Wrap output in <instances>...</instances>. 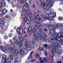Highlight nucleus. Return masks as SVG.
Here are the masks:
<instances>
[{
  "instance_id": "1",
  "label": "nucleus",
  "mask_w": 63,
  "mask_h": 63,
  "mask_svg": "<svg viewBox=\"0 0 63 63\" xmlns=\"http://www.w3.org/2000/svg\"><path fill=\"white\" fill-rule=\"evenodd\" d=\"M59 37H60V38H62L61 37H63V34H62V33H59L54 34V36L53 37H49L48 38V42H53L54 41V40L55 39L59 42H63V40L62 39H60L59 38Z\"/></svg>"
},
{
  "instance_id": "2",
  "label": "nucleus",
  "mask_w": 63,
  "mask_h": 63,
  "mask_svg": "<svg viewBox=\"0 0 63 63\" xmlns=\"http://www.w3.org/2000/svg\"><path fill=\"white\" fill-rule=\"evenodd\" d=\"M51 46L55 48H52V53H58V54H60L61 53V51H58V47L59 46V44L57 42H54L53 43H52L51 44Z\"/></svg>"
},
{
  "instance_id": "3",
  "label": "nucleus",
  "mask_w": 63,
  "mask_h": 63,
  "mask_svg": "<svg viewBox=\"0 0 63 63\" xmlns=\"http://www.w3.org/2000/svg\"><path fill=\"white\" fill-rule=\"evenodd\" d=\"M58 27V24H57L56 26L54 28H53V27L52 26H51L49 27V30L50 31V34L51 36H52V37L54 36V35L56 34L57 33L54 32L55 31V29H57Z\"/></svg>"
},
{
  "instance_id": "4",
  "label": "nucleus",
  "mask_w": 63,
  "mask_h": 63,
  "mask_svg": "<svg viewBox=\"0 0 63 63\" xmlns=\"http://www.w3.org/2000/svg\"><path fill=\"white\" fill-rule=\"evenodd\" d=\"M13 39L14 42H13L12 43H11V45H15V43L16 46L18 47H22V43L19 42H18L16 38H15V37H14L13 38Z\"/></svg>"
},
{
  "instance_id": "5",
  "label": "nucleus",
  "mask_w": 63,
  "mask_h": 63,
  "mask_svg": "<svg viewBox=\"0 0 63 63\" xmlns=\"http://www.w3.org/2000/svg\"><path fill=\"white\" fill-rule=\"evenodd\" d=\"M51 11L50 9H48L46 10L45 12V13L46 15L48 14V16H49V18L53 19L56 16V13H54L53 14H50Z\"/></svg>"
},
{
  "instance_id": "6",
  "label": "nucleus",
  "mask_w": 63,
  "mask_h": 63,
  "mask_svg": "<svg viewBox=\"0 0 63 63\" xmlns=\"http://www.w3.org/2000/svg\"><path fill=\"white\" fill-rule=\"evenodd\" d=\"M33 15L36 21V22H38V23H36V25L34 26V27H37V28H38V27L40 26L39 25V23H38L39 22V19H38V18L39 17H40V16L39 14L36 13H34Z\"/></svg>"
},
{
  "instance_id": "7",
  "label": "nucleus",
  "mask_w": 63,
  "mask_h": 63,
  "mask_svg": "<svg viewBox=\"0 0 63 63\" xmlns=\"http://www.w3.org/2000/svg\"><path fill=\"white\" fill-rule=\"evenodd\" d=\"M41 8H44L45 9H51V7L53 6V5L51 4H46L44 3V2H43L41 3Z\"/></svg>"
},
{
  "instance_id": "8",
  "label": "nucleus",
  "mask_w": 63,
  "mask_h": 63,
  "mask_svg": "<svg viewBox=\"0 0 63 63\" xmlns=\"http://www.w3.org/2000/svg\"><path fill=\"white\" fill-rule=\"evenodd\" d=\"M9 51L11 53H13L14 54H16L17 55L19 53V51L17 50H16L14 51V50L11 48L9 49Z\"/></svg>"
},
{
  "instance_id": "9",
  "label": "nucleus",
  "mask_w": 63,
  "mask_h": 63,
  "mask_svg": "<svg viewBox=\"0 0 63 63\" xmlns=\"http://www.w3.org/2000/svg\"><path fill=\"white\" fill-rule=\"evenodd\" d=\"M17 32L18 34H19L20 35H21L23 34V30L21 28H19L17 30Z\"/></svg>"
},
{
  "instance_id": "10",
  "label": "nucleus",
  "mask_w": 63,
  "mask_h": 63,
  "mask_svg": "<svg viewBox=\"0 0 63 63\" xmlns=\"http://www.w3.org/2000/svg\"><path fill=\"white\" fill-rule=\"evenodd\" d=\"M0 48L1 49H2V50L3 52H5V53L7 52V49L3 47L0 46Z\"/></svg>"
},
{
  "instance_id": "11",
  "label": "nucleus",
  "mask_w": 63,
  "mask_h": 63,
  "mask_svg": "<svg viewBox=\"0 0 63 63\" xmlns=\"http://www.w3.org/2000/svg\"><path fill=\"white\" fill-rule=\"evenodd\" d=\"M37 35L38 38H42V35L41 34V32L40 31H38L37 32Z\"/></svg>"
},
{
  "instance_id": "12",
  "label": "nucleus",
  "mask_w": 63,
  "mask_h": 63,
  "mask_svg": "<svg viewBox=\"0 0 63 63\" xmlns=\"http://www.w3.org/2000/svg\"><path fill=\"white\" fill-rule=\"evenodd\" d=\"M43 47H46V48H47L49 49V48H51V46H49L48 47L47 44H44L43 45Z\"/></svg>"
},
{
  "instance_id": "13",
  "label": "nucleus",
  "mask_w": 63,
  "mask_h": 63,
  "mask_svg": "<svg viewBox=\"0 0 63 63\" xmlns=\"http://www.w3.org/2000/svg\"><path fill=\"white\" fill-rule=\"evenodd\" d=\"M2 55V58L3 59H4V60H7V58H6V56H5V55H3L1 54H1L0 53V58H1V55Z\"/></svg>"
},
{
  "instance_id": "14",
  "label": "nucleus",
  "mask_w": 63,
  "mask_h": 63,
  "mask_svg": "<svg viewBox=\"0 0 63 63\" xmlns=\"http://www.w3.org/2000/svg\"><path fill=\"white\" fill-rule=\"evenodd\" d=\"M27 13L28 15L29 16L31 17H32V13L29 11H27Z\"/></svg>"
},
{
  "instance_id": "15",
  "label": "nucleus",
  "mask_w": 63,
  "mask_h": 63,
  "mask_svg": "<svg viewBox=\"0 0 63 63\" xmlns=\"http://www.w3.org/2000/svg\"><path fill=\"white\" fill-rule=\"evenodd\" d=\"M53 1H54V0H47V4H48V5H50V4H51L53 5V4L50 3L51 2H52Z\"/></svg>"
},
{
  "instance_id": "16",
  "label": "nucleus",
  "mask_w": 63,
  "mask_h": 63,
  "mask_svg": "<svg viewBox=\"0 0 63 63\" xmlns=\"http://www.w3.org/2000/svg\"><path fill=\"white\" fill-rule=\"evenodd\" d=\"M25 45L26 46V48H26L27 47H28L29 48V44L28 43V41H25Z\"/></svg>"
},
{
  "instance_id": "17",
  "label": "nucleus",
  "mask_w": 63,
  "mask_h": 63,
  "mask_svg": "<svg viewBox=\"0 0 63 63\" xmlns=\"http://www.w3.org/2000/svg\"><path fill=\"white\" fill-rule=\"evenodd\" d=\"M31 46V47L32 48H34V43L32 41H30V42L29 44Z\"/></svg>"
},
{
  "instance_id": "18",
  "label": "nucleus",
  "mask_w": 63,
  "mask_h": 63,
  "mask_svg": "<svg viewBox=\"0 0 63 63\" xmlns=\"http://www.w3.org/2000/svg\"><path fill=\"white\" fill-rule=\"evenodd\" d=\"M19 40L20 42H23L24 40V38L23 37H20L19 38Z\"/></svg>"
},
{
  "instance_id": "19",
  "label": "nucleus",
  "mask_w": 63,
  "mask_h": 63,
  "mask_svg": "<svg viewBox=\"0 0 63 63\" xmlns=\"http://www.w3.org/2000/svg\"><path fill=\"white\" fill-rule=\"evenodd\" d=\"M34 27L33 29L32 30V32H36L37 31V28L34 27Z\"/></svg>"
},
{
  "instance_id": "20",
  "label": "nucleus",
  "mask_w": 63,
  "mask_h": 63,
  "mask_svg": "<svg viewBox=\"0 0 63 63\" xmlns=\"http://www.w3.org/2000/svg\"><path fill=\"white\" fill-rule=\"evenodd\" d=\"M33 35L35 40L36 41H38V37H37V34L36 33H34Z\"/></svg>"
},
{
  "instance_id": "21",
  "label": "nucleus",
  "mask_w": 63,
  "mask_h": 63,
  "mask_svg": "<svg viewBox=\"0 0 63 63\" xmlns=\"http://www.w3.org/2000/svg\"><path fill=\"white\" fill-rule=\"evenodd\" d=\"M30 27H29L28 30L27 31V33H28V34L30 33L31 31H32V28H29Z\"/></svg>"
},
{
  "instance_id": "22",
  "label": "nucleus",
  "mask_w": 63,
  "mask_h": 63,
  "mask_svg": "<svg viewBox=\"0 0 63 63\" xmlns=\"http://www.w3.org/2000/svg\"><path fill=\"white\" fill-rule=\"evenodd\" d=\"M20 54L22 55H24V52L23 51V49H21L20 52Z\"/></svg>"
},
{
  "instance_id": "23",
  "label": "nucleus",
  "mask_w": 63,
  "mask_h": 63,
  "mask_svg": "<svg viewBox=\"0 0 63 63\" xmlns=\"http://www.w3.org/2000/svg\"><path fill=\"white\" fill-rule=\"evenodd\" d=\"M14 56V55H13L11 54H10V58L12 60H13L14 59V57H13Z\"/></svg>"
},
{
  "instance_id": "24",
  "label": "nucleus",
  "mask_w": 63,
  "mask_h": 63,
  "mask_svg": "<svg viewBox=\"0 0 63 63\" xmlns=\"http://www.w3.org/2000/svg\"><path fill=\"white\" fill-rule=\"evenodd\" d=\"M40 16H41V17H43V18H45V19H47V17L46 15H41Z\"/></svg>"
},
{
  "instance_id": "25",
  "label": "nucleus",
  "mask_w": 63,
  "mask_h": 63,
  "mask_svg": "<svg viewBox=\"0 0 63 63\" xmlns=\"http://www.w3.org/2000/svg\"><path fill=\"white\" fill-rule=\"evenodd\" d=\"M25 0H22L21 1H20L21 4H22V3H23V4L26 3V2H25Z\"/></svg>"
},
{
  "instance_id": "26",
  "label": "nucleus",
  "mask_w": 63,
  "mask_h": 63,
  "mask_svg": "<svg viewBox=\"0 0 63 63\" xmlns=\"http://www.w3.org/2000/svg\"><path fill=\"white\" fill-rule=\"evenodd\" d=\"M28 20V19H27V17L26 16L24 17V20L25 21H27Z\"/></svg>"
},
{
  "instance_id": "27",
  "label": "nucleus",
  "mask_w": 63,
  "mask_h": 63,
  "mask_svg": "<svg viewBox=\"0 0 63 63\" xmlns=\"http://www.w3.org/2000/svg\"><path fill=\"white\" fill-rule=\"evenodd\" d=\"M7 13V11L6 10H3V12H2V15L3 14H5Z\"/></svg>"
},
{
  "instance_id": "28",
  "label": "nucleus",
  "mask_w": 63,
  "mask_h": 63,
  "mask_svg": "<svg viewBox=\"0 0 63 63\" xmlns=\"http://www.w3.org/2000/svg\"><path fill=\"white\" fill-rule=\"evenodd\" d=\"M38 29L40 31H42V25H40L38 27Z\"/></svg>"
},
{
  "instance_id": "29",
  "label": "nucleus",
  "mask_w": 63,
  "mask_h": 63,
  "mask_svg": "<svg viewBox=\"0 0 63 63\" xmlns=\"http://www.w3.org/2000/svg\"><path fill=\"white\" fill-rule=\"evenodd\" d=\"M37 57H40V55L39 54H37L35 55V58H37Z\"/></svg>"
},
{
  "instance_id": "30",
  "label": "nucleus",
  "mask_w": 63,
  "mask_h": 63,
  "mask_svg": "<svg viewBox=\"0 0 63 63\" xmlns=\"http://www.w3.org/2000/svg\"><path fill=\"white\" fill-rule=\"evenodd\" d=\"M23 9L25 10V11H27V9H28V8H27V7L25 6H24L23 7Z\"/></svg>"
},
{
  "instance_id": "31",
  "label": "nucleus",
  "mask_w": 63,
  "mask_h": 63,
  "mask_svg": "<svg viewBox=\"0 0 63 63\" xmlns=\"http://www.w3.org/2000/svg\"><path fill=\"white\" fill-rule=\"evenodd\" d=\"M12 48H11L10 49V48H12V49H13V50H14L15 49H16V47L15 46H14L13 47H12Z\"/></svg>"
},
{
  "instance_id": "32",
  "label": "nucleus",
  "mask_w": 63,
  "mask_h": 63,
  "mask_svg": "<svg viewBox=\"0 0 63 63\" xmlns=\"http://www.w3.org/2000/svg\"><path fill=\"white\" fill-rule=\"evenodd\" d=\"M4 23L3 21L2 20H0V24H3Z\"/></svg>"
},
{
  "instance_id": "33",
  "label": "nucleus",
  "mask_w": 63,
  "mask_h": 63,
  "mask_svg": "<svg viewBox=\"0 0 63 63\" xmlns=\"http://www.w3.org/2000/svg\"><path fill=\"white\" fill-rule=\"evenodd\" d=\"M28 30V29L27 28H25L24 29V33L25 34L26 33V31H27Z\"/></svg>"
},
{
  "instance_id": "34",
  "label": "nucleus",
  "mask_w": 63,
  "mask_h": 63,
  "mask_svg": "<svg viewBox=\"0 0 63 63\" xmlns=\"http://www.w3.org/2000/svg\"><path fill=\"white\" fill-rule=\"evenodd\" d=\"M18 58V56L17 55H15L14 56V58L15 59H17Z\"/></svg>"
},
{
  "instance_id": "35",
  "label": "nucleus",
  "mask_w": 63,
  "mask_h": 63,
  "mask_svg": "<svg viewBox=\"0 0 63 63\" xmlns=\"http://www.w3.org/2000/svg\"><path fill=\"white\" fill-rule=\"evenodd\" d=\"M43 48L42 47H40L39 48V50H43Z\"/></svg>"
},
{
  "instance_id": "36",
  "label": "nucleus",
  "mask_w": 63,
  "mask_h": 63,
  "mask_svg": "<svg viewBox=\"0 0 63 63\" xmlns=\"http://www.w3.org/2000/svg\"><path fill=\"white\" fill-rule=\"evenodd\" d=\"M12 60L10 58H7V60L9 61V62H11V61Z\"/></svg>"
},
{
  "instance_id": "37",
  "label": "nucleus",
  "mask_w": 63,
  "mask_h": 63,
  "mask_svg": "<svg viewBox=\"0 0 63 63\" xmlns=\"http://www.w3.org/2000/svg\"><path fill=\"white\" fill-rule=\"evenodd\" d=\"M42 60V58H39L38 59V60L39 61H41Z\"/></svg>"
},
{
  "instance_id": "38",
  "label": "nucleus",
  "mask_w": 63,
  "mask_h": 63,
  "mask_svg": "<svg viewBox=\"0 0 63 63\" xmlns=\"http://www.w3.org/2000/svg\"><path fill=\"white\" fill-rule=\"evenodd\" d=\"M44 39H46V38H47V35H46L45 34H44Z\"/></svg>"
},
{
  "instance_id": "39",
  "label": "nucleus",
  "mask_w": 63,
  "mask_h": 63,
  "mask_svg": "<svg viewBox=\"0 0 63 63\" xmlns=\"http://www.w3.org/2000/svg\"><path fill=\"white\" fill-rule=\"evenodd\" d=\"M6 60H4V59H3L2 60L1 62L3 63H4V62Z\"/></svg>"
},
{
  "instance_id": "40",
  "label": "nucleus",
  "mask_w": 63,
  "mask_h": 63,
  "mask_svg": "<svg viewBox=\"0 0 63 63\" xmlns=\"http://www.w3.org/2000/svg\"><path fill=\"white\" fill-rule=\"evenodd\" d=\"M43 59L44 61H45L46 62L47 61V59L46 58H44Z\"/></svg>"
},
{
  "instance_id": "41",
  "label": "nucleus",
  "mask_w": 63,
  "mask_h": 63,
  "mask_svg": "<svg viewBox=\"0 0 63 63\" xmlns=\"http://www.w3.org/2000/svg\"><path fill=\"white\" fill-rule=\"evenodd\" d=\"M44 54L45 56H47V51H45Z\"/></svg>"
},
{
  "instance_id": "42",
  "label": "nucleus",
  "mask_w": 63,
  "mask_h": 63,
  "mask_svg": "<svg viewBox=\"0 0 63 63\" xmlns=\"http://www.w3.org/2000/svg\"><path fill=\"white\" fill-rule=\"evenodd\" d=\"M59 19L60 20H62L63 19V17H59Z\"/></svg>"
},
{
  "instance_id": "43",
  "label": "nucleus",
  "mask_w": 63,
  "mask_h": 63,
  "mask_svg": "<svg viewBox=\"0 0 63 63\" xmlns=\"http://www.w3.org/2000/svg\"><path fill=\"white\" fill-rule=\"evenodd\" d=\"M1 2L2 4H5V2H4V0H2L1 1Z\"/></svg>"
},
{
  "instance_id": "44",
  "label": "nucleus",
  "mask_w": 63,
  "mask_h": 63,
  "mask_svg": "<svg viewBox=\"0 0 63 63\" xmlns=\"http://www.w3.org/2000/svg\"><path fill=\"white\" fill-rule=\"evenodd\" d=\"M26 22H27V23L28 24H30V22L29 20H28Z\"/></svg>"
},
{
  "instance_id": "45",
  "label": "nucleus",
  "mask_w": 63,
  "mask_h": 63,
  "mask_svg": "<svg viewBox=\"0 0 63 63\" xmlns=\"http://www.w3.org/2000/svg\"><path fill=\"white\" fill-rule=\"evenodd\" d=\"M0 14L1 15H2V10H0Z\"/></svg>"
},
{
  "instance_id": "46",
  "label": "nucleus",
  "mask_w": 63,
  "mask_h": 63,
  "mask_svg": "<svg viewBox=\"0 0 63 63\" xmlns=\"http://www.w3.org/2000/svg\"><path fill=\"white\" fill-rule=\"evenodd\" d=\"M61 33H62V34H62V33H63V29L61 30H60Z\"/></svg>"
},
{
  "instance_id": "47",
  "label": "nucleus",
  "mask_w": 63,
  "mask_h": 63,
  "mask_svg": "<svg viewBox=\"0 0 63 63\" xmlns=\"http://www.w3.org/2000/svg\"><path fill=\"white\" fill-rule=\"evenodd\" d=\"M44 31H46V32H47V29H44Z\"/></svg>"
},
{
  "instance_id": "48",
  "label": "nucleus",
  "mask_w": 63,
  "mask_h": 63,
  "mask_svg": "<svg viewBox=\"0 0 63 63\" xmlns=\"http://www.w3.org/2000/svg\"><path fill=\"white\" fill-rule=\"evenodd\" d=\"M35 5H32V7L33 8H35Z\"/></svg>"
},
{
  "instance_id": "49",
  "label": "nucleus",
  "mask_w": 63,
  "mask_h": 63,
  "mask_svg": "<svg viewBox=\"0 0 63 63\" xmlns=\"http://www.w3.org/2000/svg\"><path fill=\"white\" fill-rule=\"evenodd\" d=\"M40 63H44V61L43 60H42L40 61Z\"/></svg>"
},
{
  "instance_id": "50",
  "label": "nucleus",
  "mask_w": 63,
  "mask_h": 63,
  "mask_svg": "<svg viewBox=\"0 0 63 63\" xmlns=\"http://www.w3.org/2000/svg\"><path fill=\"white\" fill-rule=\"evenodd\" d=\"M51 63H54V61L52 59L51 61Z\"/></svg>"
},
{
  "instance_id": "51",
  "label": "nucleus",
  "mask_w": 63,
  "mask_h": 63,
  "mask_svg": "<svg viewBox=\"0 0 63 63\" xmlns=\"http://www.w3.org/2000/svg\"><path fill=\"white\" fill-rule=\"evenodd\" d=\"M35 60H32L31 61V62H35Z\"/></svg>"
},
{
  "instance_id": "52",
  "label": "nucleus",
  "mask_w": 63,
  "mask_h": 63,
  "mask_svg": "<svg viewBox=\"0 0 63 63\" xmlns=\"http://www.w3.org/2000/svg\"><path fill=\"white\" fill-rule=\"evenodd\" d=\"M32 20H33V18L31 17L30 19V21H32Z\"/></svg>"
},
{
  "instance_id": "53",
  "label": "nucleus",
  "mask_w": 63,
  "mask_h": 63,
  "mask_svg": "<svg viewBox=\"0 0 63 63\" xmlns=\"http://www.w3.org/2000/svg\"><path fill=\"white\" fill-rule=\"evenodd\" d=\"M1 5L2 6H5V3H3L2 4H1Z\"/></svg>"
},
{
  "instance_id": "54",
  "label": "nucleus",
  "mask_w": 63,
  "mask_h": 63,
  "mask_svg": "<svg viewBox=\"0 0 63 63\" xmlns=\"http://www.w3.org/2000/svg\"><path fill=\"white\" fill-rule=\"evenodd\" d=\"M33 53H34V52H32L30 53V55H31L32 54H33Z\"/></svg>"
},
{
  "instance_id": "55",
  "label": "nucleus",
  "mask_w": 63,
  "mask_h": 63,
  "mask_svg": "<svg viewBox=\"0 0 63 63\" xmlns=\"http://www.w3.org/2000/svg\"><path fill=\"white\" fill-rule=\"evenodd\" d=\"M4 63H8V62L5 60L4 62Z\"/></svg>"
},
{
  "instance_id": "56",
  "label": "nucleus",
  "mask_w": 63,
  "mask_h": 63,
  "mask_svg": "<svg viewBox=\"0 0 63 63\" xmlns=\"http://www.w3.org/2000/svg\"><path fill=\"white\" fill-rule=\"evenodd\" d=\"M38 19H39V20H42V19H41V17H39L38 18Z\"/></svg>"
},
{
  "instance_id": "57",
  "label": "nucleus",
  "mask_w": 63,
  "mask_h": 63,
  "mask_svg": "<svg viewBox=\"0 0 63 63\" xmlns=\"http://www.w3.org/2000/svg\"><path fill=\"white\" fill-rule=\"evenodd\" d=\"M9 35L10 37H12V36H13V35L12 34H10Z\"/></svg>"
},
{
  "instance_id": "58",
  "label": "nucleus",
  "mask_w": 63,
  "mask_h": 63,
  "mask_svg": "<svg viewBox=\"0 0 63 63\" xmlns=\"http://www.w3.org/2000/svg\"><path fill=\"white\" fill-rule=\"evenodd\" d=\"M54 57V54H53L52 56V58H53Z\"/></svg>"
},
{
  "instance_id": "59",
  "label": "nucleus",
  "mask_w": 63,
  "mask_h": 63,
  "mask_svg": "<svg viewBox=\"0 0 63 63\" xmlns=\"http://www.w3.org/2000/svg\"><path fill=\"white\" fill-rule=\"evenodd\" d=\"M61 63V62L60 61L59 62H58L57 63Z\"/></svg>"
},
{
  "instance_id": "60",
  "label": "nucleus",
  "mask_w": 63,
  "mask_h": 63,
  "mask_svg": "<svg viewBox=\"0 0 63 63\" xmlns=\"http://www.w3.org/2000/svg\"><path fill=\"white\" fill-rule=\"evenodd\" d=\"M1 6H2V4H1V3H0V9L1 7Z\"/></svg>"
},
{
  "instance_id": "61",
  "label": "nucleus",
  "mask_w": 63,
  "mask_h": 63,
  "mask_svg": "<svg viewBox=\"0 0 63 63\" xmlns=\"http://www.w3.org/2000/svg\"><path fill=\"white\" fill-rule=\"evenodd\" d=\"M4 38H5V39H7V37H6V36H4Z\"/></svg>"
},
{
  "instance_id": "62",
  "label": "nucleus",
  "mask_w": 63,
  "mask_h": 63,
  "mask_svg": "<svg viewBox=\"0 0 63 63\" xmlns=\"http://www.w3.org/2000/svg\"><path fill=\"white\" fill-rule=\"evenodd\" d=\"M60 26H61V27H62L63 26H62V24H60Z\"/></svg>"
},
{
  "instance_id": "63",
  "label": "nucleus",
  "mask_w": 63,
  "mask_h": 63,
  "mask_svg": "<svg viewBox=\"0 0 63 63\" xmlns=\"http://www.w3.org/2000/svg\"><path fill=\"white\" fill-rule=\"evenodd\" d=\"M10 42L11 43L12 42V40H10Z\"/></svg>"
},
{
  "instance_id": "64",
  "label": "nucleus",
  "mask_w": 63,
  "mask_h": 63,
  "mask_svg": "<svg viewBox=\"0 0 63 63\" xmlns=\"http://www.w3.org/2000/svg\"><path fill=\"white\" fill-rule=\"evenodd\" d=\"M10 12H13V10L12 9H11L10 10Z\"/></svg>"
}]
</instances>
